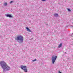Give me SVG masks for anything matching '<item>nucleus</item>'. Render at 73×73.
Returning a JSON list of instances; mask_svg holds the SVG:
<instances>
[{
  "label": "nucleus",
  "mask_w": 73,
  "mask_h": 73,
  "mask_svg": "<svg viewBox=\"0 0 73 73\" xmlns=\"http://www.w3.org/2000/svg\"><path fill=\"white\" fill-rule=\"evenodd\" d=\"M0 65H1V66L3 69H6L7 71L10 69V68L8 66V65L6 64L4 61H1L0 62Z\"/></svg>",
  "instance_id": "obj_1"
},
{
  "label": "nucleus",
  "mask_w": 73,
  "mask_h": 73,
  "mask_svg": "<svg viewBox=\"0 0 73 73\" xmlns=\"http://www.w3.org/2000/svg\"><path fill=\"white\" fill-rule=\"evenodd\" d=\"M24 39L23 37L21 35H19L17 37V38H15L16 40H19L20 41V42H23V40Z\"/></svg>",
  "instance_id": "obj_2"
},
{
  "label": "nucleus",
  "mask_w": 73,
  "mask_h": 73,
  "mask_svg": "<svg viewBox=\"0 0 73 73\" xmlns=\"http://www.w3.org/2000/svg\"><path fill=\"white\" fill-rule=\"evenodd\" d=\"M21 69L23 70L25 72H28V71L27 70V68L25 66L21 65Z\"/></svg>",
  "instance_id": "obj_3"
},
{
  "label": "nucleus",
  "mask_w": 73,
  "mask_h": 73,
  "mask_svg": "<svg viewBox=\"0 0 73 73\" xmlns=\"http://www.w3.org/2000/svg\"><path fill=\"white\" fill-rule=\"evenodd\" d=\"M57 56H55L54 57V56H53L52 57V63L53 64L55 62V61H56V60L57 59Z\"/></svg>",
  "instance_id": "obj_4"
},
{
  "label": "nucleus",
  "mask_w": 73,
  "mask_h": 73,
  "mask_svg": "<svg viewBox=\"0 0 73 73\" xmlns=\"http://www.w3.org/2000/svg\"><path fill=\"white\" fill-rule=\"evenodd\" d=\"M6 16L7 17H12V16L9 14H7L6 15Z\"/></svg>",
  "instance_id": "obj_5"
},
{
  "label": "nucleus",
  "mask_w": 73,
  "mask_h": 73,
  "mask_svg": "<svg viewBox=\"0 0 73 73\" xmlns=\"http://www.w3.org/2000/svg\"><path fill=\"white\" fill-rule=\"evenodd\" d=\"M26 29L28 31H29L30 32H31V30H30V29H29L27 27H26Z\"/></svg>",
  "instance_id": "obj_6"
},
{
  "label": "nucleus",
  "mask_w": 73,
  "mask_h": 73,
  "mask_svg": "<svg viewBox=\"0 0 73 73\" xmlns=\"http://www.w3.org/2000/svg\"><path fill=\"white\" fill-rule=\"evenodd\" d=\"M62 46V43H60L58 46V48H61Z\"/></svg>",
  "instance_id": "obj_7"
},
{
  "label": "nucleus",
  "mask_w": 73,
  "mask_h": 73,
  "mask_svg": "<svg viewBox=\"0 0 73 73\" xmlns=\"http://www.w3.org/2000/svg\"><path fill=\"white\" fill-rule=\"evenodd\" d=\"M4 6H7V2H5L4 4Z\"/></svg>",
  "instance_id": "obj_8"
},
{
  "label": "nucleus",
  "mask_w": 73,
  "mask_h": 73,
  "mask_svg": "<svg viewBox=\"0 0 73 73\" xmlns=\"http://www.w3.org/2000/svg\"><path fill=\"white\" fill-rule=\"evenodd\" d=\"M54 16H58V14L55 13L54 14Z\"/></svg>",
  "instance_id": "obj_9"
},
{
  "label": "nucleus",
  "mask_w": 73,
  "mask_h": 73,
  "mask_svg": "<svg viewBox=\"0 0 73 73\" xmlns=\"http://www.w3.org/2000/svg\"><path fill=\"white\" fill-rule=\"evenodd\" d=\"M67 10L69 12H71V10L69 9H67Z\"/></svg>",
  "instance_id": "obj_10"
},
{
  "label": "nucleus",
  "mask_w": 73,
  "mask_h": 73,
  "mask_svg": "<svg viewBox=\"0 0 73 73\" xmlns=\"http://www.w3.org/2000/svg\"><path fill=\"white\" fill-rule=\"evenodd\" d=\"M37 61V60H36V59H34V60H32V61L33 62H34V61Z\"/></svg>",
  "instance_id": "obj_11"
},
{
  "label": "nucleus",
  "mask_w": 73,
  "mask_h": 73,
  "mask_svg": "<svg viewBox=\"0 0 73 73\" xmlns=\"http://www.w3.org/2000/svg\"><path fill=\"white\" fill-rule=\"evenodd\" d=\"M13 1H11L10 2V3L11 4V3H13Z\"/></svg>",
  "instance_id": "obj_12"
},
{
  "label": "nucleus",
  "mask_w": 73,
  "mask_h": 73,
  "mask_svg": "<svg viewBox=\"0 0 73 73\" xmlns=\"http://www.w3.org/2000/svg\"><path fill=\"white\" fill-rule=\"evenodd\" d=\"M59 73H61V72L60 71H59Z\"/></svg>",
  "instance_id": "obj_13"
},
{
  "label": "nucleus",
  "mask_w": 73,
  "mask_h": 73,
  "mask_svg": "<svg viewBox=\"0 0 73 73\" xmlns=\"http://www.w3.org/2000/svg\"><path fill=\"white\" fill-rule=\"evenodd\" d=\"M42 0V1H45V0Z\"/></svg>",
  "instance_id": "obj_14"
}]
</instances>
